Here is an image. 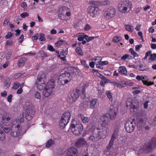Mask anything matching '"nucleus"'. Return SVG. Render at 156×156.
I'll use <instances>...</instances> for the list:
<instances>
[{
    "label": "nucleus",
    "mask_w": 156,
    "mask_h": 156,
    "mask_svg": "<svg viewBox=\"0 0 156 156\" xmlns=\"http://www.w3.org/2000/svg\"><path fill=\"white\" fill-rule=\"evenodd\" d=\"M80 106L82 109L85 110L88 106V103L87 101H83L80 105Z\"/></svg>",
    "instance_id": "34"
},
{
    "label": "nucleus",
    "mask_w": 156,
    "mask_h": 156,
    "mask_svg": "<svg viewBox=\"0 0 156 156\" xmlns=\"http://www.w3.org/2000/svg\"><path fill=\"white\" fill-rule=\"evenodd\" d=\"M147 77V76H145L142 77V81L144 84L147 86L154 84L153 83L148 81Z\"/></svg>",
    "instance_id": "25"
},
{
    "label": "nucleus",
    "mask_w": 156,
    "mask_h": 156,
    "mask_svg": "<svg viewBox=\"0 0 156 156\" xmlns=\"http://www.w3.org/2000/svg\"><path fill=\"white\" fill-rule=\"evenodd\" d=\"M87 142L85 139L83 138H80L75 143V145L76 147H79L83 145H86Z\"/></svg>",
    "instance_id": "20"
},
{
    "label": "nucleus",
    "mask_w": 156,
    "mask_h": 156,
    "mask_svg": "<svg viewBox=\"0 0 156 156\" xmlns=\"http://www.w3.org/2000/svg\"><path fill=\"white\" fill-rule=\"evenodd\" d=\"M97 100L98 99H97L95 98L93 99L90 101V108L91 109H94V108L95 105L97 102Z\"/></svg>",
    "instance_id": "32"
},
{
    "label": "nucleus",
    "mask_w": 156,
    "mask_h": 156,
    "mask_svg": "<svg viewBox=\"0 0 156 156\" xmlns=\"http://www.w3.org/2000/svg\"><path fill=\"white\" fill-rule=\"evenodd\" d=\"M68 123L63 120L61 119L59 123V127L60 129H64Z\"/></svg>",
    "instance_id": "29"
},
{
    "label": "nucleus",
    "mask_w": 156,
    "mask_h": 156,
    "mask_svg": "<svg viewBox=\"0 0 156 156\" xmlns=\"http://www.w3.org/2000/svg\"><path fill=\"white\" fill-rule=\"evenodd\" d=\"M47 49L51 51H55V49L53 47L52 45H49L48 46Z\"/></svg>",
    "instance_id": "52"
},
{
    "label": "nucleus",
    "mask_w": 156,
    "mask_h": 156,
    "mask_svg": "<svg viewBox=\"0 0 156 156\" xmlns=\"http://www.w3.org/2000/svg\"><path fill=\"white\" fill-rule=\"evenodd\" d=\"M108 62L107 61H105L103 62L101 61L99 63V64L101 66L105 65H108Z\"/></svg>",
    "instance_id": "57"
},
{
    "label": "nucleus",
    "mask_w": 156,
    "mask_h": 156,
    "mask_svg": "<svg viewBox=\"0 0 156 156\" xmlns=\"http://www.w3.org/2000/svg\"><path fill=\"white\" fill-rule=\"evenodd\" d=\"M58 76H55L53 78L50 80L47 83L45 87L48 88L52 90L55 87V81L57 79Z\"/></svg>",
    "instance_id": "14"
},
{
    "label": "nucleus",
    "mask_w": 156,
    "mask_h": 156,
    "mask_svg": "<svg viewBox=\"0 0 156 156\" xmlns=\"http://www.w3.org/2000/svg\"><path fill=\"white\" fill-rule=\"evenodd\" d=\"M13 34L11 32H9L5 36V38L6 39L10 38L12 36Z\"/></svg>",
    "instance_id": "51"
},
{
    "label": "nucleus",
    "mask_w": 156,
    "mask_h": 156,
    "mask_svg": "<svg viewBox=\"0 0 156 156\" xmlns=\"http://www.w3.org/2000/svg\"><path fill=\"white\" fill-rule=\"evenodd\" d=\"M7 94L6 91L5 90L1 93V96L4 98H5Z\"/></svg>",
    "instance_id": "62"
},
{
    "label": "nucleus",
    "mask_w": 156,
    "mask_h": 156,
    "mask_svg": "<svg viewBox=\"0 0 156 156\" xmlns=\"http://www.w3.org/2000/svg\"><path fill=\"white\" fill-rule=\"evenodd\" d=\"M52 92V90L45 87L44 88V90L43 91V94L45 97H48L51 95Z\"/></svg>",
    "instance_id": "22"
},
{
    "label": "nucleus",
    "mask_w": 156,
    "mask_h": 156,
    "mask_svg": "<svg viewBox=\"0 0 156 156\" xmlns=\"http://www.w3.org/2000/svg\"><path fill=\"white\" fill-rule=\"evenodd\" d=\"M81 91L77 89L73 90L71 93V96L72 100H70L72 102L75 101L78 98Z\"/></svg>",
    "instance_id": "12"
},
{
    "label": "nucleus",
    "mask_w": 156,
    "mask_h": 156,
    "mask_svg": "<svg viewBox=\"0 0 156 156\" xmlns=\"http://www.w3.org/2000/svg\"><path fill=\"white\" fill-rule=\"evenodd\" d=\"M96 37H93V36L90 37H87L86 38V40L87 42H89V41L93 40V39H94V38H96Z\"/></svg>",
    "instance_id": "55"
},
{
    "label": "nucleus",
    "mask_w": 156,
    "mask_h": 156,
    "mask_svg": "<svg viewBox=\"0 0 156 156\" xmlns=\"http://www.w3.org/2000/svg\"><path fill=\"white\" fill-rule=\"evenodd\" d=\"M45 78V74L42 72H40L38 74L37 80L39 81H44V79Z\"/></svg>",
    "instance_id": "24"
},
{
    "label": "nucleus",
    "mask_w": 156,
    "mask_h": 156,
    "mask_svg": "<svg viewBox=\"0 0 156 156\" xmlns=\"http://www.w3.org/2000/svg\"><path fill=\"white\" fill-rule=\"evenodd\" d=\"M21 20L19 17H16L14 19V21L15 22H17L18 24L19 23V21Z\"/></svg>",
    "instance_id": "61"
},
{
    "label": "nucleus",
    "mask_w": 156,
    "mask_h": 156,
    "mask_svg": "<svg viewBox=\"0 0 156 156\" xmlns=\"http://www.w3.org/2000/svg\"><path fill=\"white\" fill-rule=\"evenodd\" d=\"M107 129L105 128H95V126H92L90 128V131L91 133L95 132L99 140L105 138Z\"/></svg>",
    "instance_id": "1"
},
{
    "label": "nucleus",
    "mask_w": 156,
    "mask_h": 156,
    "mask_svg": "<svg viewBox=\"0 0 156 156\" xmlns=\"http://www.w3.org/2000/svg\"><path fill=\"white\" fill-rule=\"evenodd\" d=\"M38 55L42 57H47L48 56V54L44 51H41L39 52Z\"/></svg>",
    "instance_id": "39"
},
{
    "label": "nucleus",
    "mask_w": 156,
    "mask_h": 156,
    "mask_svg": "<svg viewBox=\"0 0 156 156\" xmlns=\"http://www.w3.org/2000/svg\"><path fill=\"white\" fill-rule=\"evenodd\" d=\"M0 126L3 129V130L6 133H9L11 129L9 127H2L0 125Z\"/></svg>",
    "instance_id": "49"
},
{
    "label": "nucleus",
    "mask_w": 156,
    "mask_h": 156,
    "mask_svg": "<svg viewBox=\"0 0 156 156\" xmlns=\"http://www.w3.org/2000/svg\"><path fill=\"white\" fill-rule=\"evenodd\" d=\"M24 35L23 34H22L18 39V41L19 43H21L23 40Z\"/></svg>",
    "instance_id": "54"
},
{
    "label": "nucleus",
    "mask_w": 156,
    "mask_h": 156,
    "mask_svg": "<svg viewBox=\"0 0 156 156\" xmlns=\"http://www.w3.org/2000/svg\"><path fill=\"white\" fill-rule=\"evenodd\" d=\"M125 126L126 132L128 133H130L134 130L136 124L133 122H128L125 123Z\"/></svg>",
    "instance_id": "8"
},
{
    "label": "nucleus",
    "mask_w": 156,
    "mask_h": 156,
    "mask_svg": "<svg viewBox=\"0 0 156 156\" xmlns=\"http://www.w3.org/2000/svg\"><path fill=\"white\" fill-rule=\"evenodd\" d=\"M121 40V37H120L115 36L113 39V41L114 42H118Z\"/></svg>",
    "instance_id": "45"
},
{
    "label": "nucleus",
    "mask_w": 156,
    "mask_h": 156,
    "mask_svg": "<svg viewBox=\"0 0 156 156\" xmlns=\"http://www.w3.org/2000/svg\"><path fill=\"white\" fill-rule=\"evenodd\" d=\"M64 79L60 75L58 79L57 82L60 85H64L65 84H67V83H65V81Z\"/></svg>",
    "instance_id": "30"
},
{
    "label": "nucleus",
    "mask_w": 156,
    "mask_h": 156,
    "mask_svg": "<svg viewBox=\"0 0 156 156\" xmlns=\"http://www.w3.org/2000/svg\"><path fill=\"white\" fill-rule=\"evenodd\" d=\"M40 37L39 38V40L41 41H44L45 40V35L44 34L41 33L39 35Z\"/></svg>",
    "instance_id": "46"
},
{
    "label": "nucleus",
    "mask_w": 156,
    "mask_h": 156,
    "mask_svg": "<svg viewBox=\"0 0 156 156\" xmlns=\"http://www.w3.org/2000/svg\"><path fill=\"white\" fill-rule=\"evenodd\" d=\"M25 58H22L19 59L18 62V66L19 67L23 66L25 64Z\"/></svg>",
    "instance_id": "33"
},
{
    "label": "nucleus",
    "mask_w": 156,
    "mask_h": 156,
    "mask_svg": "<svg viewBox=\"0 0 156 156\" xmlns=\"http://www.w3.org/2000/svg\"><path fill=\"white\" fill-rule=\"evenodd\" d=\"M59 12H61L63 15L69 16L71 15L69 9L66 6H63L60 8L59 9Z\"/></svg>",
    "instance_id": "18"
},
{
    "label": "nucleus",
    "mask_w": 156,
    "mask_h": 156,
    "mask_svg": "<svg viewBox=\"0 0 156 156\" xmlns=\"http://www.w3.org/2000/svg\"><path fill=\"white\" fill-rule=\"evenodd\" d=\"M87 132L90 135L87 139L88 140H90L91 141L93 142H95L98 140L96 133L95 132L91 133L90 131V128L89 129Z\"/></svg>",
    "instance_id": "16"
},
{
    "label": "nucleus",
    "mask_w": 156,
    "mask_h": 156,
    "mask_svg": "<svg viewBox=\"0 0 156 156\" xmlns=\"http://www.w3.org/2000/svg\"><path fill=\"white\" fill-rule=\"evenodd\" d=\"M101 60H102V58H101L100 57L98 56L96 57V58L94 59V60L95 61L98 60V61L97 62H98L99 63H99L100 62H101Z\"/></svg>",
    "instance_id": "63"
},
{
    "label": "nucleus",
    "mask_w": 156,
    "mask_h": 156,
    "mask_svg": "<svg viewBox=\"0 0 156 156\" xmlns=\"http://www.w3.org/2000/svg\"><path fill=\"white\" fill-rule=\"evenodd\" d=\"M45 82L44 81H39L37 80L35 85L37 89L39 90H42L45 86Z\"/></svg>",
    "instance_id": "21"
},
{
    "label": "nucleus",
    "mask_w": 156,
    "mask_h": 156,
    "mask_svg": "<svg viewBox=\"0 0 156 156\" xmlns=\"http://www.w3.org/2000/svg\"><path fill=\"white\" fill-rule=\"evenodd\" d=\"M110 3V2L108 0H105L104 1H101V2H99V5L101 6L107 5H109Z\"/></svg>",
    "instance_id": "43"
},
{
    "label": "nucleus",
    "mask_w": 156,
    "mask_h": 156,
    "mask_svg": "<svg viewBox=\"0 0 156 156\" xmlns=\"http://www.w3.org/2000/svg\"><path fill=\"white\" fill-rule=\"evenodd\" d=\"M88 14L91 16L94 17L99 13L98 9L97 7L91 6L89 8Z\"/></svg>",
    "instance_id": "15"
},
{
    "label": "nucleus",
    "mask_w": 156,
    "mask_h": 156,
    "mask_svg": "<svg viewBox=\"0 0 156 156\" xmlns=\"http://www.w3.org/2000/svg\"><path fill=\"white\" fill-rule=\"evenodd\" d=\"M119 133V129L118 127H116L112 136L111 139L107 147V148L108 150L110 149L112 147L114 141L115 139L117 138Z\"/></svg>",
    "instance_id": "6"
},
{
    "label": "nucleus",
    "mask_w": 156,
    "mask_h": 156,
    "mask_svg": "<svg viewBox=\"0 0 156 156\" xmlns=\"http://www.w3.org/2000/svg\"><path fill=\"white\" fill-rule=\"evenodd\" d=\"M91 28V27L88 24H87L84 28L86 31H87L90 30Z\"/></svg>",
    "instance_id": "58"
},
{
    "label": "nucleus",
    "mask_w": 156,
    "mask_h": 156,
    "mask_svg": "<svg viewBox=\"0 0 156 156\" xmlns=\"http://www.w3.org/2000/svg\"><path fill=\"white\" fill-rule=\"evenodd\" d=\"M149 60L154 62L156 60V54L154 53L150 55V57Z\"/></svg>",
    "instance_id": "40"
},
{
    "label": "nucleus",
    "mask_w": 156,
    "mask_h": 156,
    "mask_svg": "<svg viewBox=\"0 0 156 156\" xmlns=\"http://www.w3.org/2000/svg\"><path fill=\"white\" fill-rule=\"evenodd\" d=\"M125 27L126 30L130 32H132L133 30V26L129 25H126L125 26Z\"/></svg>",
    "instance_id": "35"
},
{
    "label": "nucleus",
    "mask_w": 156,
    "mask_h": 156,
    "mask_svg": "<svg viewBox=\"0 0 156 156\" xmlns=\"http://www.w3.org/2000/svg\"><path fill=\"white\" fill-rule=\"evenodd\" d=\"M118 112V107L111 106L110 108L108 113L110 119L112 120H114Z\"/></svg>",
    "instance_id": "9"
},
{
    "label": "nucleus",
    "mask_w": 156,
    "mask_h": 156,
    "mask_svg": "<svg viewBox=\"0 0 156 156\" xmlns=\"http://www.w3.org/2000/svg\"><path fill=\"white\" fill-rule=\"evenodd\" d=\"M25 112V118L28 121H30L32 118L35 114V112L34 110L33 106L30 105L27 106Z\"/></svg>",
    "instance_id": "4"
},
{
    "label": "nucleus",
    "mask_w": 156,
    "mask_h": 156,
    "mask_svg": "<svg viewBox=\"0 0 156 156\" xmlns=\"http://www.w3.org/2000/svg\"><path fill=\"white\" fill-rule=\"evenodd\" d=\"M78 116L81 118L82 122L84 123H88L90 120V119L89 118L84 117L82 114L79 115Z\"/></svg>",
    "instance_id": "27"
},
{
    "label": "nucleus",
    "mask_w": 156,
    "mask_h": 156,
    "mask_svg": "<svg viewBox=\"0 0 156 156\" xmlns=\"http://www.w3.org/2000/svg\"><path fill=\"white\" fill-rule=\"evenodd\" d=\"M106 17L108 19L114 17L116 14V10L113 7H110L107 9L105 10Z\"/></svg>",
    "instance_id": "10"
},
{
    "label": "nucleus",
    "mask_w": 156,
    "mask_h": 156,
    "mask_svg": "<svg viewBox=\"0 0 156 156\" xmlns=\"http://www.w3.org/2000/svg\"><path fill=\"white\" fill-rule=\"evenodd\" d=\"M129 51L131 53V55L134 56L133 58H134L138 56V54L136 52L134 51L133 49V48H130L129 50Z\"/></svg>",
    "instance_id": "41"
},
{
    "label": "nucleus",
    "mask_w": 156,
    "mask_h": 156,
    "mask_svg": "<svg viewBox=\"0 0 156 156\" xmlns=\"http://www.w3.org/2000/svg\"><path fill=\"white\" fill-rule=\"evenodd\" d=\"M76 53L79 55L83 56V52L82 51V49L80 47H77L76 49Z\"/></svg>",
    "instance_id": "37"
},
{
    "label": "nucleus",
    "mask_w": 156,
    "mask_h": 156,
    "mask_svg": "<svg viewBox=\"0 0 156 156\" xmlns=\"http://www.w3.org/2000/svg\"><path fill=\"white\" fill-rule=\"evenodd\" d=\"M129 57V55L128 54H125L124 55H123L121 57V59L122 60H126L127 58H128V57Z\"/></svg>",
    "instance_id": "64"
},
{
    "label": "nucleus",
    "mask_w": 156,
    "mask_h": 156,
    "mask_svg": "<svg viewBox=\"0 0 156 156\" xmlns=\"http://www.w3.org/2000/svg\"><path fill=\"white\" fill-rule=\"evenodd\" d=\"M58 16L59 18L62 20H64L65 19L64 17L66 16L65 15H63L61 12H59V13L58 14Z\"/></svg>",
    "instance_id": "50"
},
{
    "label": "nucleus",
    "mask_w": 156,
    "mask_h": 156,
    "mask_svg": "<svg viewBox=\"0 0 156 156\" xmlns=\"http://www.w3.org/2000/svg\"><path fill=\"white\" fill-rule=\"evenodd\" d=\"M71 117L70 113L68 112H64L62 115L61 119L65 120L67 123H68Z\"/></svg>",
    "instance_id": "19"
},
{
    "label": "nucleus",
    "mask_w": 156,
    "mask_h": 156,
    "mask_svg": "<svg viewBox=\"0 0 156 156\" xmlns=\"http://www.w3.org/2000/svg\"><path fill=\"white\" fill-rule=\"evenodd\" d=\"M156 146V139L153 138L151 139L149 142L146 146L147 150L149 151L155 148Z\"/></svg>",
    "instance_id": "11"
},
{
    "label": "nucleus",
    "mask_w": 156,
    "mask_h": 156,
    "mask_svg": "<svg viewBox=\"0 0 156 156\" xmlns=\"http://www.w3.org/2000/svg\"><path fill=\"white\" fill-rule=\"evenodd\" d=\"M106 94L108 98H109L110 101H112V95L113 94L110 91H107L106 92Z\"/></svg>",
    "instance_id": "36"
},
{
    "label": "nucleus",
    "mask_w": 156,
    "mask_h": 156,
    "mask_svg": "<svg viewBox=\"0 0 156 156\" xmlns=\"http://www.w3.org/2000/svg\"><path fill=\"white\" fill-rule=\"evenodd\" d=\"M119 71L124 75H126L127 73V70L124 66H121L119 68Z\"/></svg>",
    "instance_id": "31"
},
{
    "label": "nucleus",
    "mask_w": 156,
    "mask_h": 156,
    "mask_svg": "<svg viewBox=\"0 0 156 156\" xmlns=\"http://www.w3.org/2000/svg\"><path fill=\"white\" fill-rule=\"evenodd\" d=\"M70 129L72 132L76 136L80 135L83 131L82 125L80 123H77L75 120L72 121Z\"/></svg>",
    "instance_id": "2"
},
{
    "label": "nucleus",
    "mask_w": 156,
    "mask_h": 156,
    "mask_svg": "<svg viewBox=\"0 0 156 156\" xmlns=\"http://www.w3.org/2000/svg\"><path fill=\"white\" fill-rule=\"evenodd\" d=\"M10 120H2V122L3 124L4 125L8 126L10 123V122H9Z\"/></svg>",
    "instance_id": "44"
},
{
    "label": "nucleus",
    "mask_w": 156,
    "mask_h": 156,
    "mask_svg": "<svg viewBox=\"0 0 156 156\" xmlns=\"http://www.w3.org/2000/svg\"><path fill=\"white\" fill-rule=\"evenodd\" d=\"M24 113L23 112L21 113L20 115L18 117V119L14 120L12 122V127L17 128L18 129L19 128L20 126L19 125V123H21L24 121Z\"/></svg>",
    "instance_id": "7"
},
{
    "label": "nucleus",
    "mask_w": 156,
    "mask_h": 156,
    "mask_svg": "<svg viewBox=\"0 0 156 156\" xmlns=\"http://www.w3.org/2000/svg\"><path fill=\"white\" fill-rule=\"evenodd\" d=\"M101 119L102 122L101 124V126L104 127V128L108 129V123L109 121L108 117L106 115H104L101 117Z\"/></svg>",
    "instance_id": "13"
},
{
    "label": "nucleus",
    "mask_w": 156,
    "mask_h": 156,
    "mask_svg": "<svg viewBox=\"0 0 156 156\" xmlns=\"http://www.w3.org/2000/svg\"><path fill=\"white\" fill-rule=\"evenodd\" d=\"M12 95L10 94L7 97V101L9 102H11L12 101Z\"/></svg>",
    "instance_id": "59"
},
{
    "label": "nucleus",
    "mask_w": 156,
    "mask_h": 156,
    "mask_svg": "<svg viewBox=\"0 0 156 156\" xmlns=\"http://www.w3.org/2000/svg\"><path fill=\"white\" fill-rule=\"evenodd\" d=\"M132 2L127 0L121 1L118 5V8L119 11L121 12L125 13L128 9H131L132 6Z\"/></svg>",
    "instance_id": "3"
},
{
    "label": "nucleus",
    "mask_w": 156,
    "mask_h": 156,
    "mask_svg": "<svg viewBox=\"0 0 156 156\" xmlns=\"http://www.w3.org/2000/svg\"><path fill=\"white\" fill-rule=\"evenodd\" d=\"M18 129L16 131H11L10 133L11 135L14 137H18L20 136L21 134V131Z\"/></svg>",
    "instance_id": "23"
},
{
    "label": "nucleus",
    "mask_w": 156,
    "mask_h": 156,
    "mask_svg": "<svg viewBox=\"0 0 156 156\" xmlns=\"http://www.w3.org/2000/svg\"><path fill=\"white\" fill-rule=\"evenodd\" d=\"M29 16V14L27 12H23L20 14V16L21 17L24 18L26 16Z\"/></svg>",
    "instance_id": "56"
},
{
    "label": "nucleus",
    "mask_w": 156,
    "mask_h": 156,
    "mask_svg": "<svg viewBox=\"0 0 156 156\" xmlns=\"http://www.w3.org/2000/svg\"><path fill=\"white\" fill-rule=\"evenodd\" d=\"M34 96L37 99H40L41 98V94L38 91L35 92Z\"/></svg>",
    "instance_id": "47"
},
{
    "label": "nucleus",
    "mask_w": 156,
    "mask_h": 156,
    "mask_svg": "<svg viewBox=\"0 0 156 156\" xmlns=\"http://www.w3.org/2000/svg\"><path fill=\"white\" fill-rule=\"evenodd\" d=\"M67 51H66V50L65 49V50L63 49L62 51L60 52V55L62 56H65L64 54H67Z\"/></svg>",
    "instance_id": "53"
},
{
    "label": "nucleus",
    "mask_w": 156,
    "mask_h": 156,
    "mask_svg": "<svg viewBox=\"0 0 156 156\" xmlns=\"http://www.w3.org/2000/svg\"><path fill=\"white\" fill-rule=\"evenodd\" d=\"M11 83V78L9 77H7L4 83V87L5 88L9 87Z\"/></svg>",
    "instance_id": "28"
},
{
    "label": "nucleus",
    "mask_w": 156,
    "mask_h": 156,
    "mask_svg": "<svg viewBox=\"0 0 156 156\" xmlns=\"http://www.w3.org/2000/svg\"><path fill=\"white\" fill-rule=\"evenodd\" d=\"M54 144V141L51 140H49L46 143V147H49Z\"/></svg>",
    "instance_id": "42"
},
{
    "label": "nucleus",
    "mask_w": 156,
    "mask_h": 156,
    "mask_svg": "<svg viewBox=\"0 0 156 156\" xmlns=\"http://www.w3.org/2000/svg\"><path fill=\"white\" fill-rule=\"evenodd\" d=\"M2 120H10L11 115L8 113H4L1 114Z\"/></svg>",
    "instance_id": "26"
},
{
    "label": "nucleus",
    "mask_w": 156,
    "mask_h": 156,
    "mask_svg": "<svg viewBox=\"0 0 156 156\" xmlns=\"http://www.w3.org/2000/svg\"><path fill=\"white\" fill-rule=\"evenodd\" d=\"M19 86L20 84H19V83L18 82H16L14 83L13 86L12 88L14 90H16L19 87Z\"/></svg>",
    "instance_id": "48"
},
{
    "label": "nucleus",
    "mask_w": 156,
    "mask_h": 156,
    "mask_svg": "<svg viewBox=\"0 0 156 156\" xmlns=\"http://www.w3.org/2000/svg\"><path fill=\"white\" fill-rule=\"evenodd\" d=\"M73 72L70 67L68 68L67 70L64 73H62L61 76L64 79L65 83H68L72 79Z\"/></svg>",
    "instance_id": "5"
},
{
    "label": "nucleus",
    "mask_w": 156,
    "mask_h": 156,
    "mask_svg": "<svg viewBox=\"0 0 156 156\" xmlns=\"http://www.w3.org/2000/svg\"><path fill=\"white\" fill-rule=\"evenodd\" d=\"M62 44V43L61 40L58 41L55 44V45L57 47L60 46Z\"/></svg>",
    "instance_id": "60"
},
{
    "label": "nucleus",
    "mask_w": 156,
    "mask_h": 156,
    "mask_svg": "<svg viewBox=\"0 0 156 156\" xmlns=\"http://www.w3.org/2000/svg\"><path fill=\"white\" fill-rule=\"evenodd\" d=\"M5 137V135L4 132L1 129L0 130V140L2 141L4 140Z\"/></svg>",
    "instance_id": "38"
},
{
    "label": "nucleus",
    "mask_w": 156,
    "mask_h": 156,
    "mask_svg": "<svg viewBox=\"0 0 156 156\" xmlns=\"http://www.w3.org/2000/svg\"><path fill=\"white\" fill-rule=\"evenodd\" d=\"M78 153V151L76 148L73 147H71L68 150L67 155V156H77Z\"/></svg>",
    "instance_id": "17"
}]
</instances>
